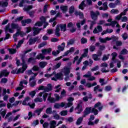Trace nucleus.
Instances as JSON below:
<instances>
[{"mask_svg":"<svg viewBox=\"0 0 128 128\" xmlns=\"http://www.w3.org/2000/svg\"><path fill=\"white\" fill-rule=\"evenodd\" d=\"M38 73H34L32 72V70H28L27 72V74L30 76V74H34L33 76H31L29 80V84L32 88H34L36 84V76H38Z\"/></svg>","mask_w":128,"mask_h":128,"instance_id":"f257e3e1","label":"nucleus"},{"mask_svg":"<svg viewBox=\"0 0 128 128\" xmlns=\"http://www.w3.org/2000/svg\"><path fill=\"white\" fill-rule=\"evenodd\" d=\"M6 28L8 30V32L10 34H14V30H20V28L18 26V24H16L15 23H12L11 25H10V24H7L6 26Z\"/></svg>","mask_w":128,"mask_h":128,"instance_id":"f03ea898","label":"nucleus"},{"mask_svg":"<svg viewBox=\"0 0 128 128\" xmlns=\"http://www.w3.org/2000/svg\"><path fill=\"white\" fill-rule=\"evenodd\" d=\"M60 30H61L62 32H66V24H58L56 26V28L55 29V36H60Z\"/></svg>","mask_w":128,"mask_h":128,"instance_id":"7ed1b4c3","label":"nucleus"},{"mask_svg":"<svg viewBox=\"0 0 128 128\" xmlns=\"http://www.w3.org/2000/svg\"><path fill=\"white\" fill-rule=\"evenodd\" d=\"M113 40V42H116V40H118V37H116L114 36H112L111 38L106 37L105 38H99V40L100 42L106 44V42L108 40Z\"/></svg>","mask_w":128,"mask_h":128,"instance_id":"20e7f679","label":"nucleus"},{"mask_svg":"<svg viewBox=\"0 0 128 128\" xmlns=\"http://www.w3.org/2000/svg\"><path fill=\"white\" fill-rule=\"evenodd\" d=\"M102 104L100 102H98L95 104L94 108H92V112H94V116H96L98 114V110L96 109L98 108V110L100 112L102 110V106H100Z\"/></svg>","mask_w":128,"mask_h":128,"instance_id":"39448f33","label":"nucleus"},{"mask_svg":"<svg viewBox=\"0 0 128 128\" xmlns=\"http://www.w3.org/2000/svg\"><path fill=\"white\" fill-rule=\"evenodd\" d=\"M22 68H19L16 74H23V72H24V70H26L28 68V66H26V59H24V58H22Z\"/></svg>","mask_w":128,"mask_h":128,"instance_id":"423d86ee","label":"nucleus"},{"mask_svg":"<svg viewBox=\"0 0 128 128\" xmlns=\"http://www.w3.org/2000/svg\"><path fill=\"white\" fill-rule=\"evenodd\" d=\"M83 78H88V80L90 82H92V80H96V78L94 76H92V72L88 71L87 72V74H84L83 76Z\"/></svg>","mask_w":128,"mask_h":128,"instance_id":"0eeeda50","label":"nucleus"},{"mask_svg":"<svg viewBox=\"0 0 128 128\" xmlns=\"http://www.w3.org/2000/svg\"><path fill=\"white\" fill-rule=\"evenodd\" d=\"M90 16L93 20H98V16L100 14V12L98 11L94 12L93 10H92L90 11Z\"/></svg>","mask_w":128,"mask_h":128,"instance_id":"6e6552de","label":"nucleus"},{"mask_svg":"<svg viewBox=\"0 0 128 128\" xmlns=\"http://www.w3.org/2000/svg\"><path fill=\"white\" fill-rule=\"evenodd\" d=\"M52 80H64V74L62 73H58L54 75V77L52 78Z\"/></svg>","mask_w":128,"mask_h":128,"instance_id":"1a4fd4ad","label":"nucleus"},{"mask_svg":"<svg viewBox=\"0 0 128 128\" xmlns=\"http://www.w3.org/2000/svg\"><path fill=\"white\" fill-rule=\"evenodd\" d=\"M107 22H110V23H107V24H105L104 26H112V28H114V26H116V24H118V22L116 21H112V18H109L107 20Z\"/></svg>","mask_w":128,"mask_h":128,"instance_id":"9d476101","label":"nucleus"},{"mask_svg":"<svg viewBox=\"0 0 128 128\" xmlns=\"http://www.w3.org/2000/svg\"><path fill=\"white\" fill-rule=\"evenodd\" d=\"M102 32V26L100 25H98L94 28L93 34H100V32Z\"/></svg>","mask_w":128,"mask_h":128,"instance_id":"9b49d317","label":"nucleus"},{"mask_svg":"<svg viewBox=\"0 0 128 128\" xmlns=\"http://www.w3.org/2000/svg\"><path fill=\"white\" fill-rule=\"evenodd\" d=\"M40 40V38L38 36L34 38H30L28 42H29V46H32V44H36V42H38Z\"/></svg>","mask_w":128,"mask_h":128,"instance_id":"f8f14e48","label":"nucleus"},{"mask_svg":"<svg viewBox=\"0 0 128 128\" xmlns=\"http://www.w3.org/2000/svg\"><path fill=\"white\" fill-rule=\"evenodd\" d=\"M33 36H38L40 32V30H42V28H38L33 27Z\"/></svg>","mask_w":128,"mask_h":128,"instance_id":"ddd939ff","label":"nucleus"},{"mask_svg":"<svg viewBox=\"0 0 128 128\" xmlns=\"http://www.w3.org/2000/svg\"><path fill=\"white\" fill-rule=\"evenodd\" d=\"M48 94L44 92H41L38 94V96H40V98H42V96L44 102L46 100V98H48Z\"/></svg>","mask_w":128,"mask_h":128,"instance_id":"4468645a","label":"nucleus"},{"mask_svg":"<svg viewBox=\"0 0 128 128\" xmlns=\"http://www.w3.org/2000/svg\"><path fill=\"white\" fill-rule=\"evenodd\" d=\"M91 112H92V108L91 107L86 108L84 112V114L82 115L83 118H86V116L90 114Z\"/></svg>","mask_w":128,"mask_h":128,"instance_id":"2eb2a0df","label":"nucleus"},{"mask_svg":"<svg viewBox=\"0 0 128 128\" xmlns=\"http://www.w3.org/2000/svg\"><path fill=\"white\" fill-rule=\"evenodd\" d=\"M10 74V72L6 70H2L0 72V78H2V76H8Z\"/></svg>","mask_w":128,"mask_h":128,"instance_id":"dca6fc26","label":"nucleus"},{"mask_svg":"<svg viewBox=\"0 0 128 128\" xmlns=\"http://www.w3.org/2000/svg\"><path fill=\"white\" fill-rule=\"evenodd\" d=\"M74 52V48L72 47L70 48L69 50H67L66 52H64L63 56H68L70 54H72V52Z\"/></svg>","mask_w":128,"mask_h":128,"instance_id":"f3484780","label":"nucleus"},{"mask_svg":"<svg viewBox=\"0 0 128 128\" xmlns=\"http://www.w3.org/2000/svg\"><path fill=\"white\" fill-rule=\"evenodd\" d=\"M50 90H52V84H48L47 86H45L44 91V92H50Z\"/></svg>","mask_w":128,"mask_h":128,"instance_id":"a211bd4d","label":"nucleus"},{"mask_svg":"<svg viewBox=\"0 0 128 128\" xmlns=\"http://www.w3.org/2000/svg\"><path fill=\"white\" fill-rule=\"evenodd\" d=\"M66 48V43L62 42L61 45H59L58 46V50L59 51V52H63L64 50V48Z\"/></svg>","mask_w":128,"mask_h":128,"instance_id":"6ab92c4d","label":"nucleus"},{"mask_svg":"<svg viewBox=\"0 0 128 128\" xmlns=\"http://www.w3.org/2000/svg\"><path fill=\"white\" fill-rule=\"evenodd\" d=\"M30 22H32V19L30 18H28L22 21V26H26V24H30Z\"/></svg>","mask_w":128,"mask_h":128,"instance_id":"aec40b11","label":"nucleus"},{"mask_svg":"<svg viewBox=\"0 0 128 128\" xmlns=\"http://www.w3.org/2000/svg\"><path fill=\"white\" fill-rule=\"evenodd\" d=\"M62 72L64 74V76H68L70 74V68H65L62 70Z\"/></svg>","mask_w":128,"mask_h":128,"instance_id":"412c9836","label":"nucleus"},{"mask_svg":"<svg viewBox=\"0 0 128 128\" xmlns=\"http://www.w3.org/2000/svg\"><path fill=\"white\" fill-rule=\"evenodd\" d=\"M52 48H49L48 49H43L42 50V54L46 55L48 54H50L52 52Z\"/></svg>","mask_w":128,"mask_h":128,"instance_id":"4be33fe9","label":"nucleus"},{"mask_svg":"<svg viewBox=\"0 0 128 128\" xmlns=\"http://www.w3.org/2000/svg\"><path fill=\"white\" fill-rule=\"evenodd\" d=\"M47 100L50 102H51V104H54L56 102V99L52 97V94L50 93L48 94V96L47 99Z\"/></svg>","mask_w":128,"mask_h":128,"instance_id":"5701e85b","label":"nucleus"},{"mask_svg":"<svg viewBox=\"0 0 128 128\" xmlns=\"http://www.w3.org/2000/svg\"><path fill=\"white\" fill-rule=\"evenodd\" d=\"M30 100V98L29 96H26V98H25L24 100L22 102V104L23 106H28V104H30L28 102Z\"/></svg>","mask_w":128,"mask_h":128,"instance_id":"b1692460","label":"nucleus"},{"mask_svg":"<svg viewBox=\"0 0 128 128\" xmlns=\"http://www.w3.org/2000/svg\"><path fill=\"white\" fill-rule=\"evenodd\" d=\"M96 84H98L96 82H94L92 84L90 82H88L86 84L85 86L88 88H90L94 86H96Z\"/></svg>","mask_w":128,"mask_h":128,"instance_id":"393cba45","label":"nucleus"},{"mask_svg":"<svg viewBox=\"0 0 128 128\" xmlns=\"http://www.w3.org/2000/svg\"><path fill=\"white\" fill-rule=\"evenodd\" d=\"M112 32H114L112 29L107 28L106 30H104L102 32V35L104 36V34H112Z\"/></svg>","mask_w":128,"mask_h":128,"instance_id":"a878e982","label":"nucleus"},{"mask_svg":"<svg viewBox=\"0 0 128 128\" xmlns=\"http://www.w3.org/2000/svg\"><path fill=\"white\" fill-rule=\"evenodd\" d=\"M8 32V29L5 28L6 37L4 38V40H8V38H10V35Z\"/></svg>","mask_w":128,"mask_h":128,"instance_id":"bb28decb","label":"nucleus"},{"mask_svg":"<svg viewBox=\"0 0 128 128\" xmlns=\"http://www.w3.org/2000/svg\"><path fill=\"white\" fill-rule=\"evenodd\" d=\"M36 58H34L33 57H31L29 58L28 60V64H36Z\"/></svg>","mask_w":128,"mask_h":128,"instance_id":"cd10ccee","label":"nucleus"},{"mask_svg":"<svg viewBox=\"0 0 128 128\" xmlns=\"http://www.w3.org/2000/svg\"><path fill=\"white\" fill-rule=\"evenodd\" d=\"M50 128H56V122L55 120H51L50 122Z\"/></svg>","mask_w":128,"mask_h":128,"instance_id":"c85d7f7f","label":"nucleus"},{"mask_svg":"<svg viewBox=\"0 0 128 128\" xmlns=\"http://www.w3.org/2000/svg\"><path fill=\"white\" fill-rule=\"evenodd\" d=\"M44 106L42 108H38L37 110H36L34 111V112H36V114H38V116H40V113L42 112V110H44Z\"/></svg>","mask_w":128,"mask_h":128,"instance_id":"c756f323","label":"nucleus"},{"mask_svg":"<svg viewBox=\"0 0 128 128\" xmlns=\"http://www.w3.org/2000/svg\"><path fill=\"white\" fill-rule=\"evenodd\" d=\"M46 114H54V111H52V107H49L46 110Z\"/></svg>","mask_w":128,"mask_h":128,"instance_id":"7c9ffc66","label":"nucleus"},{"mask_svg":"<svg viewBox=\"0 0 128 128\" xmlns=\"http://www.w3.org/2000/svg\"><path fill=\"white\" fill-rule=\"evenodd\" d=\"M78 110L79 112H78V114H80L81 112H82L83 108H82V106L81 104H78L76 108Z\"/></svg>","mask_w":128,"mask_h":128,"instance_id":"2f4dec72","label":"nucleus"},{"mask_svg":"<svg viewBox=\"0 0 128 128\" xmlns=\"http://www.w3.org/2000/svg\"><path fill=\"white\" fill-rule=\"evenodd\" d=\"M46 56H44V54H39L36 56V60H44Z\"/></svg>","mask_w":128,"mask_h":128,"instance_id":"473e14b6","label":"nucleus"},{"mask_svg":"<svg viewBox=\"0 0 128 128\" xmlns=\"http://www.w3.org/2000/svg\"><path fill=\"white\" fill-rule=\"evenodd\" d=\"M84 117L83 116H82V117L79 118L76 121V124H82V120H84Z\"/></svg>","mask_w":128,"mask_h":128,"instance_id":"72a5a7b5","label":"nucleus"},{"mask_svg":"<svg viewBox=\"0 0 128 128\" xmlns=\"http://www.w3.org/2000/svg\"><path fill=\"white\" fill-rule=\"evenodd\" d=\"M54 118V120H59L60 116L56 114V111L53 110Z\"/></svg>","mask_w":128,"mask_h":128,"instance_id":"f704fd0d","label":"nucleus"},{"mask_svg":"<svg viewBox=\"0 0 128 128\" xmlns=\"http://www.w3.org/2000/svg\"><path fill=\"white\" fill-rule=\"evenodd\" d=\"M48 62H40L39 64L40 66L42 68H44V66H46Z\"/></svg>","mask_w":128,"mask_h":128,"instance_id":"c9c22d12","label":"nucleus"},{"mask_svg":"<svg viewBox=\"0 0 128 128\" xmlns=\"http://www.w3.org/2000/svg\"><path fill=\"white\" fill-rule=\"evenodd\" d=\"M92 58H93V60H100V58H98V54H94L92 55Z\"/></svg>","mask_w":128,"mask_h":128,"instance_id":"e433bc0d","label":"nucleus"},{"mask_svg":"<svg viewBox=\"0 0 128 128\" xmlns=\"http://www.w3.org/2000/svg\"><path fill=\"white\" fill-rule=\"evenodd\" d=\"M48 44V43H46V42H44L42 43H40L38 46V48H44L45 46H46Z\"/></svg>","mask_w":128,"mask_h":128,"instance_id":"4c0bfd02","label":"nucleus"},{"mask_svg":"<svg viewBox=\"0 0 128 128\" xmlns=\"http://www.w3.org/2000/svg\"><path fill=\"white\" fill-rule=\"evenodd\" d=\"M8 82V78H1V80L0 81V84H6Z\"/></svg>","mask_w":128,"mask_h":128,"instance_id":"58836bf2","label":"nucleus"},{"mask_svg":"<svg viewBox=\"0 0 128 128\" xmlns=\"http://www.w3.org/2000/svg\"><path fill=\"white\" fill-rule=\"evenodd\" d=\"M35 102H42V98L40 97H38L37 98H36L34 99Z\"/></svg>","mask_w":128,"mask_h":128,"instance_id":"ea45409f","label":"nucleus"},{"mask_svg":"<svg viewBox=\"0 0 128 128\" xmlns=\"http://www.w3.org/2000/svg\"><path fill=\"white\" fill-rule=\"evenodd\" d=\"M32 8H34V6L31 5L24 8V10L26 12H28L30 10H32Z\"/></svg>","mask_w":128,"mask_h":128,"instance_id":"a19ab883","label":"nucleus"},{"mask_svg":"<svg viewBox=\"0 0 128 128\" xmlns=\"http://www.w3.org/2000/svg\"><path fill=\"white\" fill-rule=\"evenodd\" d=\"M60 8L61 10H62L63 12H66L68 10V6H61Z\"/></svg>","mask_w":128,"mask_h":128,"instance_id":"79ce46f5","label":"nucleus"},{"mask_svg":"<svg viewBox=\"0 0 128 128\" xmlns=\"http://www.w3.org/2000/svg\"><path fill=\"white\" fill-rule=\"evenodd\" d=\"M8 1H6V2L2 1L0 2V5L2 6L6 7L8 6Z\"/></svg>","mask_w":128,"mask_h":128,"instance_id":"37998d69","label":"nucleus"},{"mask_svg":"<svg viewBox=\"0 0 128 128\" xmlns=\"http://www.w3.org/2000/svg\"><path fill=\"white\" fill-rule=\"evenodd\" d=\"M60 87V84L58 85L55 86V88L56 89L54 92H58L60 90H62V88Z\"/></svg>","mask_w":128,"mask_h":128,"instance_id":"c03bdc74","label":"nucleus"},{"mask_svg":"<svg viewBox=\"0 0 128 128\" xmlns=\"http://www.w3.org/2000/svg\"><path fill=\"white\" fill-rule=\"evenodd\" d=\"M24 40H22L18 42V44L16 45V48H18L22 44H24Z\"/></svg>","mask_w":128,"mask_h":128,"instance_id":"a18cd8bd","label":"nucleus"},{"mask_svg":"<svg viewBox=\"0 0 128 128\" xmlns=\"http://www.w3.org/2000/svg\"><path fill=\"white\" fill-rule=\"evenodd\" d=\"M128 51L126 50V49H123L121 50L120 52V54H128Z\"/></svg>","mask_w":128,"mask_h":128,"instance_id":"49530a36","label":"nucleus"},{"mask_svg":"<svg viewBox=\"0 0 128 128\" xmlns=\"http://www.w3.org/2000/svg\"><path fill=\"white\" fill-rule=\"evenodd\" d=\"M60 66H62V62H60L54 66V70H58V68H60Z\"/></svg>","mask_w":128,"mask_h":128,"instance_id":"de8ad7c7","label":"nucleus"},{"mask_svg":"<svg viewBox=\"0 0 128 128\" xmlns=\"http://www.w3.org/2000/svg\"><path fill=\"white\" fill-rule=\"evenodd\" d=\"M74 6H71L69 8V13H70V14H74Z\"/></svg>","mask_w":128,"mask_h":128,"instance_id":"09e8293b","label":"nucleus"},{"mask_svg":"<svg viewBox=\"0 0 128 128\" xmlns=\"http://www.w3.org/2000/svg\"><path fill=\"white\" fill-rule=\"evenodd\" d=\"M109 58H110V54L104 55L102 58V60H103V62H106V60H108Z\"/></svg>","mask_w":128,"mask_h":128,"instance_id":"8fccbe9b","label":"nucleus"},{"mask_svg":"<svg viewBox=\"0 0 128 128\" xmlns=\"http://www.w3.org/2000/svg\"><path fill=\"white\" fill-rule=\"evenodd\" d=\"M60 115L62 116H65L68 115V110H62L60 112Z\"/></svg>","mask_w":128,"mask_h":128,"instance_id":"3c124183","label":"nucleus"},{"mask_svg":"<svg viewBox=\"0 0 128 128\" xmlns=\"http://www.w3.org/2000/svg\"><path fill=\"white\" fill-rule=\"evenodd\" d=\"M111 56H112V60H114L116 58V56H118V53H116V52H114L113 53H112L111 54Z\"/></svg>","mask_w":128,"mask_h":128,"instance_id":"603ef678","label":"nucleus"},{"mask_svg":"<svg viewBox=\"0 0 128 128\" xmlns=\"http://www.w3.org/2000/svg\"><path fill=\"white\" fill-rule=\"evenodd\" d=\"M40 20H41V22H42V24H44V22H46V18L44 16H42L40 18Z\"/></svg>","mask_w":128,"mask_h":128,"instance_id":"864d4df0","label":"nucleus"},{"mask_svg":"<svg viewBox=\"0 0 128 128\" xmlns=\"http://www.w3.org/2000/svg\"><path fill=\"white\" fill-rule=\"evenodd\" d=\"M88 42V39L84 38H81V44H86Z\"/></svg>","mask_w":128,"mask_h":128,"instance_id":"5fc2aeb1","label":"nucleus"},{"mask_svg":"<svg viewBox=\"0 0 128 128\" xmlns=\"http://www.w3.org/2000/svg\"><path fill=\"white\" fill-rule=\"evenodd\" d=\"M92 94H90V96L88 98V96H84L83 98V100L84 102H88V98H90V100H92Z\"/></svg>","mask_w":128,"mask_h":128,"instance_id":"6e6d98bb","label":"nucleus"},{"mask_svg":"<svg viewBox=\"0 0 128 128\" xmlns=\"http://www.w3.org/2000/svg\"><path fill=\"white\" fill-rule=\"evenodd\" d=\"M84 6H86L84 4V1H82L79 6V8L80 10H84Z\"/></svg>","mask_w":128,"mask_h":128,"instance_id":"4d7b16f0","label":"nucleus"},{"mask_svg":"<svg viewBox=\"0 0 128 128\" xmlns=\"http://www.w3.org/2000/svg\"><path fill=\"white\" fill-rule=\"evenodd\" d=\"M8 50H9L10 54H16V49L8 48Z\"/></svg>","mask_w":128,"mask_h":128,"instance_id":"13d9d810","label":"nucleus"},{"mask_svg":"<svg viewBox=\"0 0 128 128\" xmlns=\"http://www.w3.org/2000/svg\"><path fill=\"white\" fill-rule=\"evenodd\" d=\"M28 84V80H22L20 82L19 86H23V84Z\"/></svg>","mask_w":128,"mask_h":128,"instance_id":"bf43d9fd","label":"nucleus"},{"mask_svg":"<svg viewBox=\"0 0 128 128\" xmlns=\"http://www.w3.org/2000/svg\"><path fill=\"white\" fill-rule=\"evenodd\" d=\"M122 36L124 40H126L127 38H128V34L124 33L122 35Z\"/></svg>","mask_w":128,"mask_h":128,"instance_id":"052dcab7","label":"nucleus"},{"mask_svg":"<svg viewBox=\"0 0 128 128\" xmlns=\"http://www.w3.org/2000/svg\"><path fill=\"white\" fill-rule=\"evenodd\" d=\"M74 104L72 102H68V103H66V106H65V108H70V106H72Z\"/></svg>","mask_w":128,"mask_h":128,"instance_id":"680f3d73","label":"nucleus"},{"mask_svg":"<svg viewBox=\"0 0 128 128\" xmlns=\"http://www.w3.org/2000/svg\"><path fill=\"white\" fill-rule=\"evenodd\" d=\"M42 26V22L40 21L37 22L34 24L35 26Z\"/></svg>","mask_w":128,"mask_h":128,"instance_id":"e2e57ef3","label":"nucleus"},{"mask_svg":"<svg viewBox=\"0 0 128 128\" xmlns=\"http://www.w3.org/2000/svg\"><path fill=\"white\" fill-rule=\"evenodd\" d=\"M54 96L56 98V99H55L56 102H58V100H60V95H58V94H55Z\"/></svg>","mask_w":128,"mask_h":128,"instance_id":"0e129e2a","label":"nucleus"},{"mask_svg":"<svg viewBox=\"0 0 128 128\" xmlns=\"http://www.w3.org/2000/svg\"><path fill=\"white\" fill-rule=\"evenodd\" d=\"M100 68L98 66H95L93 68H91V72H96Z\"/></svg>","mask_w":128,"mask_h":128,"instance_id":"69168bd1","label":"nucleus"},{"mask_svg":"<svg viewBox=\"0 0 128 128\" xmlns=\"http://www.w3.org/2000/svg\"><path fill=\"white\" fill-rule=\"evenodd\" d=\"M103 8H104V10H108V2H105L102 4Z\"/></svg>","mask_w":128,"mask_h":128,"instance_id":"338daca9","label":"nucleus"},{"mask_svg":"<svg viewBox=\"0 0 128 128\" xmlns=\"http://www.w3.org/2000/svg\"><path fill=\"white\" fill-rule=\"evenodd\" d=\"M118 12H120V11H118V10L116 9H112L111 10V14H118Z\"/></svg>","mask_w":128,"mask_h":128,"instance_id":"774afa93","label":"nucleus"}]
</instances>
